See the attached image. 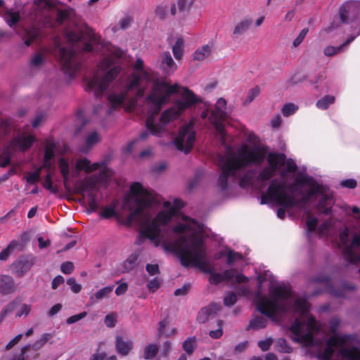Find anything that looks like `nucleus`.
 <instances>
[{
  "instance_id": "obj_1",
  "label": "nucleus",
  "mask_w": 360,
  "mask_h": 360,
  "mask_svg": "<svg viewBox=\"0 0 360 360\" xmlns=\"http://www.w3.org/2000/svg\"><path fill=\"white\" fill-rule=\"evenodd\" d=\"M197 96L201 101L187 110H192L203 104L205 110L201 113V118L204 120L208 117L221 144L227 148L226 153L219 155L217 160L221 169L218 186L222 191L227 189L232 183L245 187L250 184L254 179L259 183H266L282 167L283 169L281 170L280 174L283 179L288 173L297 171V166L292 159H287L283 153L269 152V148L264 145L244 143L236 150L227 148L224 124L229 116L226 101L223 98H219L214 109L208 116L210 105L203 103L202 98Z\"/></svg>"
},
{
  "instance_id": "obj_2",
  "label": "nucleus",
  "mask_w": 360,
  "mask_h": 360,
  "mask_svg": "<svg viewBox=\"0 0 360 360\" xmlns=\"http://www.w3.org/2000/svg\"><path fill=\"white\" fill-rule=\"evenodd\" d=\"M135 70L128 78L126 85L119 91L108 96L113 107L124 106L128 110L134 108L138 98L144 94L146 88L152 85L144 105L148 110L146 121L147 131L142 132L140 139H146L150 134L160 136L167 132V125L179 118L183 112L196 105L201 100L191 90L177 84L170 85L156 79L148 69L144 68L143 60L139 58L134 64Z\"/></svg>"
},
{
  "instance_id": "obj_3",
  "label": "nucleus",
  "mask_w": 360,
  "mask_h": 360,
  "mask_svg": "<svg viewBox=\"0 0 360 360\" xmlns=\"http://www.w3.org/2000/svg\"><path fill=\"white\" fill-rule=\"evenodd\" d=\"M269 294V297L257 294L255 302L259 311L273 321L285 314H292L295 316L290 326L292 339L305 346H316L319 360H360V349L351 345V337L337 333L338 319L330 320L329 330L332 335L323 342L314 338L321 326L310 314L305 297H295L288 288L277 284H271Z\"/></svg>"
},
{
  "instance_id": "obj_4",
  "label": "nucleus",
  "mask_w": 360,
  "mask_h": 360,
  "mask_svg": "<svg viewBox=\"0 0 360 360\" xmlns=\"http://www.w3.org/2000/svg\"><path fill=\"white\" fill-rule=\"evenodd\" d=\"M131 195L126 200L124 207L131 212L127 217L129 225L136 222L140 227V243L148 238L158 246L160 243L168 250L165 238L172 236L173 230L183 220H191L200 227V236L203 238L202 225L197 221L186 217L178 215V210L184 206L181 200L175 199L173 202L166 201L162 209L153 216L151 205L155 202L154 195L141 184L134 183L130 188Z\"/></svg>"
},
{
  "instance_id": "obj_5",
  "label": "nucleus",
  "mask_w": 360,
  "mask_h": 360,
  "mask_svg": "<svg viewBox=\"0 0 360 360\" xmlns=\"http://www.w3.org/2000/svg\"><path fill=\"white\" fill-rule=\"evenodd\" d=\"M200 227L193 221L184 219L175 226L172 236L165 238L168 251L178 255L183 266H194L210 274V282L217 285L221 281L243 283L247 278L237 274L234 269L226 270L222 273L214 272L210 263L203 238L200 236Z\"/></svg>"
},
{
  "instance_id": "obj_6",
  "label": "nucleus",
  "mask_w": 360,
  "mask_h": 360,
  "mask_svg": "<svg viewBox=\"0 0 360 360\" xmlns=\"http://www.w3.org/2000/svg\"><path fill=\"white\" fill-rule=\"evenodd\" d=\"M269 198L285 208L302 207L311 198L318 200L319 212L328 214L333 205L332 192L308 176L297 174L292 184L274 179L266 191Z\"/></svg>"
},
{
  "instance_id": "obj_7",
  "label": "nucleus",
  "mask_w": 360,
  "mask_h": 360,
  "mask_svg": "<svg viewBox=\"0 0 360 360\" xmlns=\"http://www.w3.org/2000/svg\"><path fill=\"white\" fill-rule=\"evenodd\" d=\"M58 166L66 189L69 188L70 178L78 177L80 171L83 170L87 174L99 171L98 174L86 176L80 181L76 188L77 193L87 197L89 211L95 212L98 207L97 193L101 187L106 186L108 179L112 175L111 170L107 167L104 162L91 163L85 158L76 160L75 168L71 172L70 164L64 158L58 160Z\"/></svg>"
},
{
  "instance_id": "obj_8",
  "label": "nucleus",
  "mask_w": 360,
  "mask_h": 360,
  "mask_svg": "<svg viewBox=\"0 0 360 360\" xmlns=\"http://www.w3.org/2000/svg\"><path fill=\"white\" fill-rule=\"evenodd\" d=\"M64 34L69 46H65L56 38L53 53L60 59L65 73L72 77L79 68L77 52L91 51L93 44H96L98 39L91 28L78 24L69 25Z\"/></svg>"
},
{
  "instance_id": "obj_9",
  "label": "nucleus",
  "mask_w": 360,
  "mask_h": 360,
  "mask_svg": "<svg viewBox=\"0 0 360 360\" xmlns=\"http://www.w3.org/2000/svg\"><path fill=\"white\" fill-rule=\"evenodd\" d=\"M122 52L116 51L110 56L103 58L98 67V71L86 80L85 89L98 96L104 92L122 70L119 58Z\"/></svg>"
},
{
  "instance_id": "obj_10",
  "label": "nucleus",
  "mask_w": 360,
  "mask_h": 360,
  "mask_svg": "<svg viewBox=\"0 0 360 360\" xmlns=\"http://www.w3.org/2000/svg\"><path fill=\"white\" fill-rule=\"evenodd\" d=\"M34 20L49 27L60 25L69 20L71 11L63 10L57 0H35Z\"/></svg>"
},
{
  "instance_id": "obj_11",
  "label": "nucleus",
  "mask_w": 360,
  "mask_h": 360,
  "mask_svg": "<svg viewBox=\"0 0 360 360\" xmlns=\"http://www.w3.org/2000/svg\"><path fill=\"white\" fill-rule=\"evenodd\" d=\"M349 234L347 228L340 232L338 246L341 249L345 260L350 263H357L360 262V252H358L360 248V235L355 234L352 240H350Z\"/></svg>"
},
{
  "instance_id": "obj_12",
  "label": "nucleus",
  "mask_w": 360,
  "mask_h": 360,
  "mask_svg": "<svg viewBox=\"0 0 360 360\" xmlns=\"http://www.w3.org/2000/svg\"><path fill=\"white\" fill-rule=\"evenodd\" d=\"M195 119H191L188 124L180 129L178 135L174 140L176 148L186 154L190 152L195 142Z\"/></svg>"
},
{
  "instance_id": "obj_13",
  "label": "nucleus",
  "mask_w": 360,
  "mask_h": 360,
  "mask_svg": "<svg viewBox=\"0 0 360 360\" xmlns=\"http://www.w3.org/2000/svg\"><path fill=\"white\" fill-rule=\"evenodd\" d=\"M35 141V138L32 135H25L24 134L18 135L14 138L9 146V150H27Z\"/></svg>"
},
{
  "instance_id": "obj_14",
  "label": "nucleus",
  "mask_w": 360,
  "mask_h": 360,
  "mask_svg": "<svg viewBox=\"0 0 360 360\" xmlns=\"http://www.w3.org/2000/svg\"><path fill=\"white\" fill-rule=\"evenodd\" d=\"M34 264V259L29 257H20L11 266V271L17 276H22Z\"/></svg>"
},
{
  "instance_id": "obj_15",
  "label": "nucleus",
  "mask_w": 360,
  "mask_h": 360,
  "mask_svg": "<svg viewBox=\"0 0 360 360\" xmlns=\"http://www.w3.org/2000/svg\"><path fill=\"white\" fill-rule=\"evenodd\" d=\"M115 346L117 352L121 356L128 355L134 347L132 340L124 338L122 336H117L115 341Z\"/></svg>"
},
{
  "instance_id": "obj_16",
  "label": "nucleus",
  "mask_w": 360,
  "mask_h": 360,
  "mask_svg": "<svg viewBox=\"0 0 360 360\" xmlns=\"http://www.w3.org/2000/svg\"><path fill=\"white\" fill-rule=\"evenodd\" d=\"M220 309V304L216 303H212L209 306L201 309L197 318L198 322L201 323L207 322L210 318L214 317Z\"/></svg>"
},
{
  "instance_id": "obj_17",
  "label": "nucleus",
  "mask_w": 360,
  "mask_h": 360,
  "mask_svg": "<svg viewBox=\"0 0 360 360\" xmlns=\"http://www.w3.org/2000/svg\"><path fill=\"white\" fill-rule=\"evenodd\" d=\"M141 250H136L122 263L124 271L129 272L134 269L141 262Z\"/></svg>"
},
{
  "instance_id": "obj_18",
  "label": "nucleus",
  "mask_w": 360,
  "mask_h": 360,
  "mask_svg": "<svg viewBox=\"0 0 360 360\" xmlns=\"http://www.w3.org/2000/svg\"><path fill=\"white\" fill-rule=\"evenodd\" d=\"M39 36V27L36 23L30 27H25L22 34V40L26 46L30 44Z\"/></svg>"
},
{
  "instance_id": "obj_19",
  "label": "nucleus",
  "mask_w": 360,
  "mask_h": 360,
  "mask_svg": "<svg viewBox=\"0 0 360 360\" xmlns=\"http://www.w3.org/2000/svg\"><path fill=\"white\" fill-rule=\"evenodd\" d=\"M161 68L168 75L173 73L177 69V65L174 61L169 52H165L162 54Z\"/></svg>"
},
{
  "instance_id": "obj_20",
  "label": "nucleus",
  "mask_w": 360,
  "mask_h": 360,
  "mask_svg": "<svg viewBox=\"0 0 360 360\" xmlns=\"http://www.w3.org/2000/svg\"><path fill=\"white\" fill-rule=\"evenodd\" d=\"M15 291L13 279L8 276H0V293L11 294Z\"/></svg>"
},
{
  "instance_id": "obj_21",
  "label": "nucleus",
  "mask_w": 360,
  "mask_h": 360,
  "mask_svg": "<svg viewBox=\"0 0 360 360\" xmlns=\"http://www.w3.org/2000/svg\"><path fill=\"white\" fill-rule=\"evenodd\" d=\"M101 140V136L97 131H92L89 133L86 136L85 144L81 148L80 151L84 153H88L91 148L99 143Z\"/></svg>"
},
{
  "instance_id": "obj_22",
  "label": "nucleus",
  "mask_w": 360,
  "mask_h": 360,
  "mask_svg": "<svg viewBox=\"0 0 360 360\" xmlns=\"http://www.w3.org/2000/svg\"><path fill=\"white\" fill-rule=\"evenodd\" d=\"M252 22V18L249 17L244 18L235 25L233 34L237 37L243 34L250 29Z\"/></svg>"
},
{
  "instance_id": "obj_23",
  "label": "nucleus",
  "mask_w": 360,
  "mask_h": 360,
  "mask_svg": "<svg viewBox=\"0 0 360 360\" xmlns=\"http://www.w3.org/2000/svg\"><path fill=\"white\" fill-rule=\"evenodd\" d=\"M194 0H178L176 4H174L171 6L170 13L174 15L177 13V8L179 12L184 13L190 10L193 4Z\"/></svg>"
},
{
  "instance_id": "obj_24",
  "label": "nucleus",
  "mask_w": 360,
  "mask_h": 360,
  "mask_svg": "<svg viewBox=\"0 0 360 360\" xmlns=\"http://www.w3.org/2000/svg\"><path fill=\"white\" fill-rule=\"evenodd\" d=\"M54 143L51 141L47 142L45 146V152L44 156V167L51 168L53 164L52 160L54 158Z\"/></svg>"
},
{
  "instance_id": "obj_25",
  "label": "nucleus",
  "mask_w": 360,
  "mask_h": 360,
  "mask_svg": "<svg viewBox=\"0 0 360 360\" xmlns=\"http://www.w3.org/2000/svg\"><path fill=\"white\" fill-rule=\"evenodd\" d=\"M356 11V4L353 2H347L340 8V16L342 22H347L350 15Z\"/></svg>"
},
{
  "instance_id": "obj_26",
  "label": "nucleus",
  "mask_w": 360,
  "mask_h": 360,
  "mask_svg": "<svg viewBox=\"0 0 360 360\" xmlns=\"http://www.w3.org/2000/svg\"><path fill=\"white\" fill-rule=\"evenodd\" d=\"M212 46L210 44L204 45L198 48L193 53V60L198 61H202L207 58L212 53Z\"/></svg>"
},
{
  "instance_id": "obj_27",
  "label": "nucleus",
  "mask_w": 360,
  "mask_h": 360,
  "mask_svg": "<svg viewBox=\"0 0 360 360\" xmlns=\"http://www.w3.org/2000/svg\"><path fill=\"white\" fill-rule=\"evenodd\" d=\"M46 51L43 50L34 53L30 60V67L32 68L41 67L46 61Z\"/></svg>"
},
{
  "instance_id": "obj_28",
  "label": "nucleus",
  "mask_w": 360,
  "mask_h": 360,
  "mask_svg": "<svg viewBox=\"0 0 360 360\" xmlns=\"http://www.w3.org/2000/svg\"><path fill=\"white\" fill-rule=\"evenodd\" d=\"M267 320L266 318L261 316H255L252 318L247 328L248 330H260L266 326Z\"/></svg>"
},
{
  "instance_id": "obj_29",
  "label": "nucleus",
  "mask_w": 360,
  "mask_h": 360,
  "mask_svg": "<svg viewBox=\"0 0 360 360\" xmlns=\"http://www.w3.org/2000/svg\"><path fill=\"white\" fill-rule=\"evenodd\" d=\"M184 41L182 38H178L172 46V52L174 58L179 60L184 55Z\"/></svg>"
},
{
  "instance_id": "obj_30",
  "label": "nucleus",
  "mask_w": 360,
  "mask_h": 360,
  "mask_svg": "<svg viewBox=\"0 0 360 360\" xmlns=\"http://www.w3.org/2000/svg\"><path fill=\"white\" fill-rule=\"evenodd\" d=\"M335 97L334 96L326 95L319 99L316 103V106L321 110H326L330 105L335 103Z\"/></svg>"
},
{
  "instance_id": "obj_31",
  "label": "nucleus",
  "mask_w": 360,
  "mask_h": 360,
  "mask_svg": "<svg viewBox=\"0 0 360 360\" xmlns=\"http://www.w3.org/2000/svg\"><path fill=\"white\" fill-rule=\"evenodd\" d=\"M354 37H349L343 44L338 47H335L332 46H328L324 49V54L327 56H332L335 54L338 53L344 46L348 45L351 43L354 39Z\"/></svg>"
},
{
  "instance_id": "obj_32",
  "label": "nucleus",
  "mask_w": 360,
  "mask_h": 360,
  "mask_svg": "<svg viewBox=\"0 0 360 360\" xmlns=\"http://www.w3.org/2000/svg\"><path fill=\"white\" fill-rule=\"evenodd\" d=\"M52 334L49 333H43L32 346L30 345V348L35 351L40 349L52 338Z\"/></svg>"
},
{
  "instance_id": "obj_33",
  "label": "nucleus",
  "mask_w": 360,
  "mask_h": 360,
  "mask_svg": "<svg viewBox=\"0 0 360 360\" xmlns=\"http://www.w3.org/2000/svg\"><path fill=\"white\" fill-rule=\"evenodd\" d=\"M19 243L16 240H12L8 245L6 247V248L4 249L0 252V260L1 261H6L8 259L9 256L11 255V253L13 252V250L18 246Z\"/></svg>"
},
{
  "instance_id": "obj_34",
  "label": "nucleus",
  "mask_w": 360,
  "mask_h": 360,
  "mask_svg": "<svg viewBox=\"0 0 360 360\" xmlns=\"http://www.w3.org/2000/svg\"><path fill=\"white\" fill-rule=\"evenodd\" d=\"M4 20L10 27L15 25L20 19V15L18 12L8 11L4 14Z\"/></svg>"
},
{
  "instance_id": "obj_35",
  "label": "nucleus",
  "mask_w": 360,
  "mask_h": 360,
  "mask_svg": "<svg viewBox=\"0 0 360 360\" xmlns=\"http://www.w3.org/2000/svg\"><path fill=\"white\" fill-rule=\"evenodd\" d=\"M113 285H108L104 287L99 290L94 296L91 297L90 300H93L96 299V300H102L104 297H106L109 295L110 293L113 290Z\"/></svg>"
},
{
  "instance_id": "obj_36",
  "label": "nucleus",
  "mask_w": 360,
  "mask_h": 360,
  "mask_svg": "<svg viewBox=\"0 0 360 360\" xmlns=\"http://www.w3.org/2000/svg\"><path fill=\"white\" fill-rule=\"evenodd\" d=\"M158 347L156 345L152 344L146 346L144 349V358L150 359L155 357L158 353Z\"/></svg>"
},
{
  "instance_id": "obj_37",
  "label": "nucleus",
  "mask_w": 360,
  "mask_h": 360,
  "mask_svg": "<svg viewBox=\"0 0 360 360\" xmlns=\"http://www.w3.org/2000/svg\"><path fill=\"white\" fill-rule=\"evenodd\" d=\"M39 178L40 172L39 169L32 172H27L24 176V179H25L27 182L30 184H34L39 181Z\"/></svg>"
},
{
  "instance_id": "obj_38",
  "label": "nucleus",
  "mask_w": 360,
  "mask_h": 360,
  "mask_svg": "<svg viewBox=\"0 0 360 360\" xmlns=\"http://www.w3.org/2000/svg\"><path fill=\"white\" fill-rule=\"evenodd\" d=\"M131 23V18L129 17H125L120 20L118 24L115 25L112 30L113 31L116 32L119 30L120 29L122 30H126L129 28Z\"/></svg>"
},
{
  "instance_id": "obj_39",
  "label": "nucleus",
  "mask_w": 360,
  "mask_h": 360,
  "mask_svg": "<svg viewBox=\"0 0 360 360\" xmlns=\"http://www.w3.org/2000/svg\"><path fill=\"white\" fill-rule=\"evenodd\" d=\"M167 325L168 321L167 320H163L159 323L158 332L160 335H165L169 337L176 333V330L174 328H172L170 332L165 331V328Z\"/></svg>"
},
{
  "instance_id": "obj_40",
  "label": "nucleus",
  "mask_w": 360,
  "mask_h": 360,
  "mask_svg": "<svg viewBox=\"0 0 360 360\" xmlns=\"http://www.w3.org/2000/svg\"><path fill=\"white\" fill-rule=\"evenodd\" d=\"M237 301V295L235 292H230L226 294L224 297V304L225 306L231 307Z\"/></svg>"
},
{
  "instance_id": "obj_41",
  "label": "nucleus",
  "mask_w": 360,
  "mask_h": 360,
  "mask_svg": "<svg viewBox=\"0 0 360 360\" xmlns=\"http://www.w3.org/2000/svg\"><path fill=\"white\" fill-rule=\"evenodd\" d=\"M259 93L260 89L258 86H255L250 89L245 101V104L250 103L257 96H258Z\"/></svg>"
},
{
  "instance_id": "obj_42",
  "label": "nucleus",
  "mask_w": 360,
  "mask_h": 360,
  "mask_svg": "<svg viewBox=\"0 0 360 360\" xmlns=\"http://www.w3.org/2000/svg\"><path fill=\"white\" fill-rule=\"evenodd\" d=\"M276 347L279 352L283 353H290L292 351V349L287 345L286 341L283 338L278 340Z\"/></svg>"
},
{
  "instance_id": "obj_43",
  "label": "nucleus",
  "mask_w": 360,
  "mask_h": 360,
  "mask_svg": "<svg viewBox=\"0 0 360 360\" xmlns=\"http://www.w3.org/2000/svg\"><path fill=\"white\" fill-rule=\"evenodd\" d=\"M317 219L309 213L307 214V226L308 231H314L317 226Z\"/></svg>"
},
{
  "instance_id": "obj_44",
  "label": "nucleus",
  "mask_w": 360,
  "mask_h": 360,
  "mask_svg": "<svg viewBox=\"0 0 360 360\" xmlns=\"http://www.w3.org/2000/svg\"><path fill=\"white\" fill-rule=\"evenodd\" d=\"M297 107L293 103L285 104L282 108V112L284 116H290L295 112Z\"/></svg>"
},
{
  "instance_id": "obj_45",
  "label": "nucleus",
  "mask_w": 360,
  "mask_h": 360,
  "mask_svg": "<svg viewBox=\"0 0 360 360\" xmlns=\"http://www.w3.org/2000/svg\"><path fill=\"white\" fill-rule=\"evenodd\" d=\"M195 338H189L183 344V348L188 354H191L193 351Z\"/></svg>"
},
{
  "instance_id": "obj_46",
  "label": "nucleus",
  "mask_w": 360,
  "mask_h": 360,
  "mask_svg": "<svg viewBox=\"0 0 360 360\" xmlns=\"http://www.w3.org/2000/svg\"><path fill=\"white\" fill-rule=\"evenodd\" d=\"M17 303L15 302H13L6 305L0 313V320H2L6 317V316L13 311L16 307Z\"/></svg>"
},
{
  "instance_id": "obj_47",
  "label": "nucleus",
  "mask_w": 360,
  "mask_h": 360,
  "mask_svg": "<svg viewBox=\"0 0 360 360\" xmlns=\"http://www.w3.org/2000/svg\"><path fill=\"white\" fill-rule=\"evenodd\" d=\"M242 259V255L236 252L233 250H229L227 252V264H231L235 261L239 260Z\"/></svg>"
},
{
  "instance_id": "obj_48",
  "label": "nucleus",
  "mask_w": 360,
  "mask_h": 360,
  "mask_svg": "<svg viewBox=\"0 0 360 360\" xmlns=\"http://www.w3.org/2000/svg\"><path fill=\"white\" fill-rule=\"evenodd\" d=\"M222 323H223L222 321H221V320L217 321V326L219 328L217 330L210 331L209 334L211 338H214V339H218L220 337H221V335L223 334Z\"/></svg>"
},
{
  "instance_id": "obj_49",
  "label": "nucleus",
  "mask_w": 360,
  "mask_h": 360,
  "mask_svg": "<svg viewBox=\"0 0 360 360\" xmlns=\"http://www.w3.org/2000/svg\"><path fill=\"white\" fill-rule=\"evenodd\" d=\"M10 121L7 120H0V136L6 135L9 132Z\"/></svg>"
},
{
  "instance_id": "obj_50",
  "label": "nucleus",
  "mask_w": 360,
  "mask_h": 360,
  "mask_svg": "<svg viewBox=\"0 0 360 360\" xmlns=\"http://www.w3.org/2000/svg\"><path fill=\"white\" fill-rule=\"evenodd\" d=\"M46 120V114L44 112H38L32 122V127L37 128Z\"/></svg>"
},
{
  "instance_id": "obj_51",
  "label": "nucleus",
  "mask_w": 360,
  "mask_h": 360,
  "mask_svg": "<svg viewBox=\"0 0 360 360\" xmlns=\"http://www.w3.org/2000/svg\"><path fill=\"white\" fill-rule=\"evenodd\" d=\"M308 31L309 30L307 28H304L300 32L298 36L294 39L292 42V45L294 47L298 46L302 42Z\"/></svg>"
},
{
  "instance_id": "obj_52",
  "label": "nucleus",
  "mask_w": 360,
  "mask_h": 360,
  "mask_svg": "<svg viewBox=\"0 0 360 360\" xmlns=\"http://www.w3.org/2000/svg\"><path fill=\"white\" fill-rule=\"evenodd\" d=\"M67 283L71 287V290L75 293H78L82 290V285L76 283L74 278H70L67 281Z\"/></svg>"
},
{
  "instance_id": "obj_53",
  "label": "nucleus",
  "mask_w": 360,
  "mask_h": 360,
  "mask_svg": "<svg viewBox=\"0 0 360 360\" xmlns=\"http://www.w3.org/2000/svg\"><path fill=\"white\" fill-rule=\"evenodd\" d=\"M86 315H87V313L86 311H83L80 314L73 315L67 319L66 323L68 324L74 323L77 322L79 320L82 319L83 318L86 316Z\"/></svg>"
},
{
  "instance_id": "obj_54",
  "label": "nucleus",
  "mask_w": 360,
  "mask_h": 360,
  "mask_svg": "<svg viewBox=\"0 0 360 360\" xmlns=\"http://www.w3.org/2000/svg\"><path fill=\"white\" fill-rule=\"evenodd\" d=\"M60 270L63 274H70L74 270V264L71 262H65L61 264Z\"/></svg>"
},
{
  "instance_id": "obj_55",
  "label": "nucleus",
  "mask_w": 360,
  "mask_h": 360,
  "mask_svg": "<svg viewBox=\"0 0 360 360\" xmlns=\"http://www.w3.org/2000/svg\"><path fill=\"white\" fill-rule=\"evenodd\" d=\"M30 349V345H25L19 354H15L11 360H25V354Z\"/></svg>"
},
{
  "instance_id": "obj_56",
  "label": "nucleus",
  "mask_w": 360,
  "mask_h": 360,
  "mask_svg": "<svg viewBox=\"0 0 360 360\" xmlns=\"http://www.w3.org/2000/svg\"><path fill=\"white\" fill-rule=\"evenodd\" d=\"M272 342L273 340L271 338H267L266 340L259 341L258 346L262 351H267Z\"/></svg>"
},
{
  "instance_id": "obj_57",
  "label": "nucleus",
  "mask_w": 360,
  "mask_h": 360,
  "mask_svg": "<svg viewBox=\"0 0 360 360\" xmlns=\"http://www.w3.org/2000/svg\"><path fill=\"white\" fill-rule=\"evenodd\" d=\"M331 226V221H326L323 224L320 225L319 227V232L321 235H326L328 234V231L329 228Z\"/></svg>"
},
{
  "instance_id": "obj_58",
  "label": "nucleus",
  "mask_w": 360,
  "mask_h": 360,
  "mask_svg": "<svg viewBox=\"0 0 360 360\" xmlns=\"http://www.w3.org/2000/svg\"><path fill=\"white\" fill-rule=\"evenodd\" d=\"M31 311V306L29 304H23L19 311L16 314V316H22L23 315L27 316Z\"/></svg>"
},
{
  "instance_id": "obj_59",
  "label": "nucleus",
  "mask_w": 360,
  "mask_h": 360,
  "mask_svg": "<svg viewBox=\"0 0 360 360\" xmlns=\"http://www.w3.org/2000/svg\"><path fill=\"white\" fill-rule=\"evenodd\" d=\"M155 15L160 19H164L167 15V8L163 6H158L155 8Z\"/></svg>"
},
{
  "instance_id": "obj_60",
  "label": "nucleus",
  "mask_w": 360,
  "mask_h": 360,
  "mask_svg": "<svg viewBox=\"0 0 360 360\" xmlns=\"http://www.w3.org/2000/svg\"><path fill=\"white\" fill-rule=\"evenodd\" d=\"M11 161V155H9V153H6L5 154H3L0 157V167H5L8 165H9Z\"/></svg>"
},
{
  "instance_id": "obj_61",
  "label": "nucleus",
  "mask_w": 360,
  "mask_h": 360,
  "mask_svg": "<svg viewBox=\"0 0 360 360\" xmlns=\"http://www.w3.org/2000/svg\"><path fill=\"white\" fill-rule=\"evenodd\" d=\"M146 269L150 275H155L159 273V266L158 264H148L146 265Z\"/></svg>"
},
{
  "instance_id": "obj_62",
  "label": "nucleus",
  "mask_w": 360,
  "mask_h": 360,
  "mask_svg": "<svg viewBox=\"0 0 360 360\" xmlns=\"http://www.w3.org/2000/svg\"><path fill=\"white\" fill-rule=\"evenodd\" d=\"M22 334H18L13 339H12L6 346V349H11L14 345L19 342V341L22 339Z\"/></svg>"
},
{
  "instance_id": "obj_63",
  "label": "nucleus",
  "mask_w": 360,
  "mask_h": 360,
  "mask_svg": "<svg viewBox=\"0 0 360 360\" xmlns=\"http://www.w3.org/2000/svg\"><path fill=\"white\" fill-rule=\"evenodd\" d=\"M115 321H116L114 315H112V314H108L105 317L104 322H105V324L108 327H110V328L114 327L115 324Z\"/></svg>"
},
{
  "instance_id": "obj_64",
  "label": "nucleus",
  "mask_w": 360,
  "mask_h": 360,
  "mask_svg": "<svg viewBox=\"0 0 360 360\" xmlns=\"http://www.w3.org/2000/svg\"><path fill=\"white\" fill-rule=\"evenodd\" d=\"M160 285V281L158 280H157L156 278H154V279L151 280L150 281H149V283L147 285L148 289L152 292H154L157 289H158Z\"/></svg>"
}]
</instances>
